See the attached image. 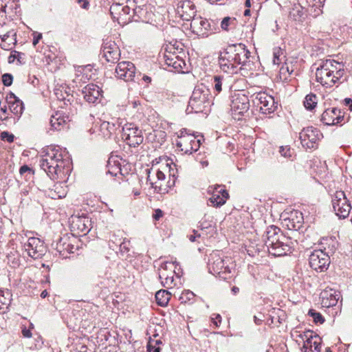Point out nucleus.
Masks as SVG:
<instances>
[{"mask_svg":"<svg viewBox=\"0 0 352 352\" xmlns=\"http://www.w3.org/2000/svg\"><path fill=\"white\" fill-rule=\"evenodd\" d=\"M231 258L225 257L219 251L213 252L209 257L208 266L209 272L213 275H218L219 277L226 278L223 274H230L231 267Z\"/></svg>","mask_w":352,"mask_h":352,"instance_id":"nucleus-5","label":"nucleus"},{"mask_svg":"<svg viewBox=\"0 0 352 352\" xmlns=\"http://www.w3.org/2000/svg\"><path fill=\"white\" fill-rule=\"evenodd\" d=\"M58 91L59 90L56 89L55 92V94L56 95L58 100L65 101V104H67V102H70L71 99L73 98L72 96H70L66 93L67 96L65 97L63 95L62 91H60V93Z\"/></svg>","mask_w":352,"mask_h":352,"instance_id":"nucleus-53","label":"nucleus"},{"mask_svg":"<svg viewBox=\"0 0 352 352\" xmlns=\"http://www.w3.org/2000/svg\"><path fill=\"white\" fill-rule=\"evenodd\" d=\"M153 341H149L147 344V352H160V348L157 345L162 343L160 340H155V344Z\"/></svg>","mask_w":352,"mask_h":352,"instance_id":"nucleus-49","label":"nucleus"},{"mask_svg":"<svg viewBox=\"0 0 352 352\" xmlns=\"http://www.w3.org/2000/svg\"><path fill=\"white\" fill-rule=\"evenodd\" d=\"M99 135H101L105 139L110 138L109 122L107 120H101V124L99 128Z\"/></svg>","mask_w":352,"mask_h":352,"instance_id":"nucleus-42","label":"nucleus"},{"mask_svg":"<svg viewBox=\"0 0 352 352\" xmlns=\"http://www.w3.org/2000/svg\"><path fill=\"white\" fill-rule=\"evenodd\" d=\"M174 263L168 261L164 262L159 268V278L164 287L171 288L176 285L174 283V276L177 272L175 270L177 266H174Z\"/></svg>","mask_w":352,"mask_h":352,"instance_id":"nucleus-19","label":"nucleus"},{"mask_svg":"<svg viewBox=\"0 0 352 352\" xmlns=\"http://www.w3.org/2000/svg\"><path fill=\"white\" fill-rule=\"evenodd\" d=\"M19 173L21 175H24L27 173L29 175H32L34 174L33 170L27 165L22 166L19 169Z\"/></svg>","mask_w":352,"mask_h":352,"instance_id":"nucleus-56","label":"nucleus"},{"mask_svg":"<svg viewBox=\"0 0 352 352\" xmlns=\"http://www.w3.org/2000/svg\"><path fill=\"white\" fill-rule=\"evenodd\" d=\"M33 36H34V38H33L32 44L34 46H36L37 45V43L39 42V41L42 38V34L34 32L33 33Z\"/></svg>","mask_w":352,"mask_h":352,"instance_id":"nucleus-59","label":"nucleus"},{"mask_svg":"<svg viewBox=\"0 0 352 352\" xmlns=\"http://www.w3.org/2000/svg\"><path fill=\"white\" fill-rule=\"evenodd\" d=\"M254 104L260 108V111L263 114H271L275 111L278 103L275 102L274 97L265 92H259L252 96Z\"/></svg>","mask_w":352,"mask_h":352,"instance_id":"nucleus-11","label":"nucleus"},{"mask_svg":"<svg viewBox=\"0 0 352 352\" xmlns=\"http://www.w3.org/2000/svg\"><path fill=\"white\" fill-rule=\"evenodd\" d=\"M322 137L320 131L313 126L304 128L299 134L302 146L306 148H315L318 142Z\"/></svg>","mask_w":352,"mask_h":352,"instance_id":"nucleus-15","label":"nucleus"},{"mask_svg":"<svg viewBox=\"0 0 352 352\" xmlns=\"http://www.w3.org/2000/svg\"><path fill=\"white\" fill-rule=\"evenodd\" d=\"M135 66L129 61L119 63L115 69L116 77L124 81L132 80L135 76Z\"/></svg>","mask_w":352,"mask_h":352,"instance_id":"nucleus-22","label":"nucleus"},{"mask_svg":"<svg viewBox=\"0 0 352 352\" xmlns=\"http://www.w3.org/2000/svg\"><path fill=\"white\" fill-rule=\"evenodd\" d=\"M21 332H22L23 337H25V338H29L32 337V332H31L30 329H28L26 327L23 328Z\"/></svg>","mask_w":352,"mask_h":352,"instance_id":"nucleus-64","label":"nucleus"},{"mask_svg":"<svg viewBox=\"0 0 352 352\" xmlns=\"http://www.w3.org/2000/svg\"><path fill=\"white\" fill-rule=\"evenodd\" d=\"M321 305L324 307L336 306L340 298V294L332 289H324L320 293Z\"/></svg>","mask_w":352,"mask_h":352,"instance_id":"nucleus-30","label":"nucleus"},{"mask_svg":"<svg viewBox=\"0 0 352 352\" xmlns=\"http://www.w3.org/2000/svg\"><path fill=\"white\" fill-rule=\"evenodd\" d=\"M76 76L74 82L76 83H85L87 80H90L94 74L92 67L90 65L85 66H78L76 69Z\"/></svg>","mask_w":352,"mask_h":352,"instance_id":"nucleus-34","label":"nucleus"},{"mask_svg":"<svg viewBox=\"0 0 352 352\" xmlns=\"http://www.w3.org/2000/svg\"><path fill=\"white\" fill-rule=\"evenodd\" d=\"M303 223V216L302 212L293 210L287 217H285L282 220V224L284 227L289 230H298L302 227Z\"/></svg>","mask_w":352,"mask_h":352,"instance_id":"nucleus-23","label":"nucleus"},{"mask_svg":"<svg viewBox=\"0 0 352 352\" xmlns=\"http://www.w3.org/2000/svg\"><path fill=\"white\" fill-rule=\"evenodd\" d=\"M310 267L317 271L327 270L330 264L329 255L321 250H316L311 252L309 257Z\"/></svg>","mask_w":352,"mask_h":352,"instance_id":"nucleus-17","label":"nucleus"},{"mask_svg":"<svg viewBox=\"0 0 352 352\" xmlns=\"http://www.w3.org/2000/svg\"><path fill=\"white\" fill-rule=\"evenodd\" d=\"M39 166L52 179H64L72 170V160L66 148L50 145L42 149Z\"/></svg>","mask_w":352,"mask_h":352,"instance_id":"nucleus-1","label":"nucleus"},{"mask_svg":"<svg viewBox=\"0 0 352 352\" xmlns=\"http://www.w3.org/2000/svg\"><path fill=\"white\" fill-rule=\"evenodd\" d=\"M211 320L216 327H219L221 322V316L219 314H214L212 315Z\"/></svg>","mask_w":352,"mask_h":352,"instance_id":"nucleus-55","label":"nucleus"},{"mask_svg":"<svg viewBox=\"0 0 352 352\" xmlns=\"http://www.w3.org/2000/svg\"><path fill=\"white\" fill-rule=\"evenodd\" d=\"M318 103V98L316 94H309L306 96L304 100V106L308 110L314 109Z\"/></svg>","mask_w":352,"mask_h":352,"instance_id":"nucleus-40","label":"nucleus"},{"mask_svg":"<svg viewBox=\"0 0 352 352\" xmlns=\"http://www.w3.org/2000/svg\"><path fill=\"white\" fill-rule=\"evenodd\" d=\"M315 65L316 81L327 88L341 82L345 73L344 65L333 59L320 60Z\"/></svg>","mask_w":352,"mask_h":352,"instance_id":"nucleus-2","label":"nucleus"},{"mask_svg":"<svg viewBox=\"0 0 352 352\" xmlns=\"http://www.w3.org/2000/svg\"><path fill=\"white\" fill-rule=\"evenodd\" d=\"M130 8L122 3L111 4V19L118 24L124 25L130 21Z\"/></svg>","mask_w":352,"mask_h":352,"instance_id":"nucleus-21","label":"nucleus"},{"mask_svg":"<svg viewBox=\"0 0 352 352\" xmlns=\"http://www.w3.org/2000/svg\"><path fill=\"white\" fill-rule=\"evenodd\" d=\"M236 19L234 17L226 16L221 22V28L225 31H229L236 25Z\"/></svg>","mask_w":352,"mask_h":352,"instance_id":"nucleus-41","label":"nucleus"},{"mask_svg":"<svg viewBox=\"0 0 352 352\" xmlns=\"http://www.w3.org/2000/svg\"><path fill=\"white\" fill-rule=\"evenodd\" d=\"M177 13L184 21H192L195 19V7L192 1L185 0L179 1L177 6Z\"/></svg>","mask_w":352,"mask_h":352,"instance_id":"nucleus-24","label":"nucleus"},{"mask_svg":"<svg viewBox=\"0 0 352 352\" xmlns=\"http://www.w3.org/2000/svg\"><path fill=\"white\" fill-rule=\"evenodd\" d=\"M163 215H164L163 211L161 209L157 208L154 210V213L153 214V218L154 220L158 221V220H160V219L161 217H163Z\"/></svg>","mask_w":352,"mask_h":352,"instance_id":"nucleus-58","label":"nucleus"},{"mask_svg":"<svg viewBox=\"0 0 352 352\" xmlns=\"http://www.w3.org/2000/svg\"><path fill=\"white\" fill-rule=\"evenodd\" d=\"M122 139L130 146L136 147L143 142L142 132L133 124H126L122 127Z\"/></svg>","mask_w":352,"mask_h":352,"instance_id":"nucleus-12","label":"nucleus"},{"mask_svg":"<svg viewBox=\"0 0 352 352\" xmlns=\"http://www.w3.org/2000/svg\"><path fill=\"white\" fill-rule=\"evenodd\" d=\"M209 89L203 85L195 87L186 108L187 113H199L210 104Z\"/></svg>","mask_w":352,"mask_h":352,"instance_id":"nucleus-4","label":"nucleus"},{"mask_svg":"<svg viewBox=\"0 0 352 352\" xmlns=\"http://www.w3.org/2000/svg\"><path fill=\"white\" fill-rule=\"evenodd\" d=\"M316 340L317 337L315 336V338L311 341V346H308L307 349H303V352H320V344Z\"/></svg>","mask_w":352,"mask_h":352,"instance_id":"nucleus-46","label":"nucleus"},{"mask_svg":"<svg viewBox=\"0 0 352 352\" xmlns=\"http://www.w3.org/2000/svg\"><path fill=\"white\" fill-rule=\"evenodd\" d=\"M200 236H201L200 234H199L197 230H194L193 234H190L188 236V238L191 242H195L196 241V239L200 237Z\"/></svg>","mask_w":352,"mask_h":352,"instance_id":"nucleus-63","label":"nucleus"},{"mask_svg":"<svg viewBox=\"0 0 352 352\" xmlns=\"http://www.w3.org/2000/svg\"><path fill=\"white\" fill-rule=\"evenodd\" d=\"M11 294L9 290L0 291V302L3 305H8L10 302Z\"/></svg>","mask_w":352,"mask_h":352,"instance_id":"nucleus-48","label":"nucleus"},{"mask_svg":"<svg viewBox=\"0 0 352 352\" xmlns=\"http://www.w3.org/2000/svg\"><path fill=\"white\" fill-rule=\"evenodd\" d=\"M190 28L194 34L202 38H206L219 30L217 21H209L200 16L192 20Z\"/></svg>","mask_w":352,"mask_h":352,"instance_id":"nucleus-6","label":"nucleus"},{"mask_svg":"<svg viewBox=\"0 0 352 352\" xmlns=\"http://www.w3.org/2000/svg\"><path fill=\"white\" fill-rule=\"evenodd\" d=\"M223 52H220L218 58V63L220 69L228 75L237 74L239 71L238 65L232 62Z\"/></svg>","mask_w":352,"mask_h":352,"instance_id":"nucleus-28","label":"nucleus"},{"mask_svg":"<svg viewBox=\"0 0 352 352\" xmlns=\"http://www.w3.org/2000/svg\"><path fill=\"white\" fill-rule=\"evenodd\" d=\"M230 114L234 120H240L250 109L248 97L242 92L234 93L230 97Z\"/></svg>","mask_w":352,"mask_h":352,"instance_id":"nucleus-7","label":"nucleus"},{"mask_svg":"<svg viewBox=\"0 0 352 352\" xmlns=\"http://www.w3.org/2000/svg\"><path fill=\"white\" fill-rule=\"evenodd\" d=\"M223 52L238 65L245 66L249 62L250 52L243 43H235L228 45Z\"/></svg>","mask_w":352,"mask_h":352,"instance_id":"nucleus-9","label":"nucleus"},{"mask_svg":"<svg viewBox=\"0 0 352 352\" xmlns=\"http://www.w3.org/2000/svg\"><path fill=\"white\" fill-rule=\"evenodd\" d=\"M304 16L305 10L300 4L294 5L289 11V17L296 21H302Z\"/></svg>","mask_w":352,"mask_h":352,"instance_id":"nucleus-37","label":"nucleus"},{"mask_svg":"<svg viewBox=\"0 0 352 352\" xmlns=\"http://www.w3.org/2000/svg\"><path fill=\"white\" fill-rule=\"evenodd\" d=\"M164 58L166 65L173 67L177 72H182L183 66L185 65L183 59L170 52H166L164 55Z\"/></svg>","mask_w":352,"mask_h":352,"instance_id":"nucleus-33","label":"nucleus"},{"mask_svg":"<svg viewBox=\"0 0 352 352\" xmlns=\"http://www.w3.org/2000/svg\"><path fill=\"white\" fill-rule=\"evenodd\" d=\"M195 298V294L192 292L190 290H186L184 291L180 297L179 300L182 303H186L188 302H190L191 300H193Z\"/></svg>","mask_w":352,"mask_h":352,"instance_id":"nucleus-45","label":"nucleus"},{"mask_svg":"<svg viewBox=\"0 0 352 352\" xmlns=\"http://www.w3.org/2000/svg\"><path fill=\"white\" fill-rule=\"evenodd\" d=\"M108 54H110V45L107 39L103 41L100 53V57L104 58L107 63L110 61Z\"/></svg>","mask_w":352,"mask_h":352,"instance_id":"nucleus-43","label":"nucleus"},{"mask_svg":"<svg viewBox=\"0 0 352 352\" xmlns=\"http://www.w3.org/2000/svg\"><path fill=\"white\" fill-rule=\"evenodd\" d=\"M69 117L65 116L62 111H56L51 116L50 125L52 129L60 131L65 128H68Z\"/></svg>","mask_w":352,"mask_h":352,"instance_id":"nucleus-31","label":"nucleus"},{"mask_svg":"<svg viewBox=\"0 0 352 352\" xmlns=\"http://www.w3.org/2000/svg\"><path fill=\"white\" fill-rule=\"evenodd\" d=\"M76 241V239L74 236L71 237L66 234L60 237L57 241L54 242L52 246L56 250L60 257L66 258L70 254H74L78 250L77 245L74 244Z\"/></svg>","mask_w":352,"mask_h":352,"instance_id":"nucleus-10","label":"nucleus"},{"mask_svg":"<svg viewBox=\"0 0 352 352\" xmlns=\"http://www.w3.org/2000/svg\"><path fill=\"white\" fill-rule=\"evenodd\" d=\"M100 89L94 84H88L82 88L81 92L84 99L89 103H95L100 96Z\"/></svg>","mask_w":352,"mask_h":352,"instance_id":"nucleus-32","label":"nucleus"},{"mask_svg":"<svg viewBox=\"0 0 352 352\" xmlns=\"http://www.w3.org/2000/svg\"><path fill=\"white\" fill-rule=\"evenodd\" d=\"M332 206L337 216L345 219L349 214L351 206L347 200L345 193L342 191H336L332 198Z\"/></svg>","mask_w":352,"mask_h":352,"instance_id":"nucleus-13","label":"nucleus"},{"mask_svg":"<svg viewBox=\"0 0 352 352\" xmlns=\"http://www.w3.org/2000/svg\"><path fill=\"white\" fill-rule=\"evenodd\" d=\"M111 162L113 163L111 164V177H113L111 183L113 182V186L116 188L121 185L122 188L127 187L129 184L126 175H128V172L126 168L124 170L121 168L122 165L118 155L114 156L111 154Z\"/></svg>","mask_w":352,"mask_h":352,"instance_id":"nucleus-14","label":"nucleus"},{"mask_svg":"<svg viewBox=\"0 0 352 352\" xmlns=\"http://www.w3.org/2000/svg\"><path fill=\"white\" fill-rule=\"evenodd\" d=\"M13 81V76L12 74L6 73L2 76V82L3 84L6 86L9 87L12 84Z\"/></svg>","mask_w":352,"mask_h":352,"instance_id":"nucleus-54","label":"nucleus"},{"mask_svg":"<svg viewBox=\"0 0 352 352\" xmlns=\"http://www.w3.org/2000/svg\"><path fill=\"white\" fill-rule=\"evenodd\" d=\"M6 102L8 104L10 111L19 118L24 110L23 102L12 92H10L7 96Z\"/></svg>","mask_w":352,"mask_h":352,"instance_id":"nucleus-29","label":"nucleus"},{"mask_svg":"<svg viewBox=\"0 0 352 352\" xmlns=\"http://www.w3.org/2000/svg\"><path fill=\"white\" fill-rule=\"evenodd\" d=\"M263 239L269 253L274 256H282L292 252L291 246L285 242L287 239L283 235L277 226H269L263 235Z\"/></svg>","mask_w":352,"mask_h":352,"instance_id":"nucleus-3","label":"nucleus"},{"mask_svg":"<svg viewBox=\"0 0 352 352\" xmlns=\"http://www.w3.org/2000/svg\"><path fill=\"white\" fill-rule=\"evenodd\" d=\"M208 193L211 195L208 204L216 208L224 205L229 198L228 192L224 188V186L221 185L210 186L208 188Z\"/></svg>","mask_w":352,"mask_h":352,"instance_id":"nucleus-16","label":"nucleus"},{"mask_svg":"<svg viewBox=\"0 0 352 352\" xmlns=\"http://www.w3.org/2000/svg\"><path fill=\"white\" fill-rule=\"evenodd\" d=\"M47 195L53 199H61L66 195V190L60 184H55L52 188L46 191Z\"/></svg>","mask_w":352,"mask_h":352,"instance_id":"nucleus-35","label":"nucleus"},{"mask_svg":"<svg viewBox=\"0 0 352 352\" xmlns=\"http://www.w3.org/2000/svg\"><path fill=\"white\" fill-rule=\"evenodd\" d=\"M23 248L28 255L34 259L41 258L46 252L44 242L36 237L28 238L23 244Z\"/></svg>","mask_w":352,"mask_h":352,"instance_id":"nucleus-18","label":"nucleus"},{"mask_svg":"<svg viewBox=\"0 0 352 352\" xmlns=\"http://www.w3.org/2000/svg\"><path fill=\"white\" fill-rule=\"evenodd\" d=\"M104 245H102L104 250L101 251V255L98 258V264L99 267V277H104L109 280L108 270L109 267V261L108 257V250L110 248V245L108 242H103Z\"/></svg>","mask_w":352,"mask_h":352,"instance_id":"nucleus-25","label":"nucleus"},{"mask_svg":"<svg viewBox=\"0 0 352 352\" xmlns=\"http://www.w3.org/2000/svg\"><path fill=\"white\" fill-rule=\"evenodd\" d=\"M173 263H174V266H177V268H175V270H177V272L175 273V275L177 278H179L182 276V270L181 268V266L179 265V264L177 261H173Z\"/></svg>","mask_w":352,"mask_h":352,"instance_id":"nucleus-62","label":"nucleus"},{"mask_svg":"<svg viewBox=\"0 0 352 352\" xmlns=\"http://www.w3.org/2000/svg\"><path fill=\"white\" fill-rule=\"evenodd\" d=\"M285 58L283 52L280 48H275L273 52V63L274 65H280L282 63V60Z\"/></svg>","mask_w":352,"mask_h":352,"instance_id":"nucleus-44","label":"nucleus"},{"mask_svg":"<svg viewBox=\"0 0 352 352\" xmlns=\"http://www.w3.org/2000/svg\"><path fill=\"white\" fill-rule=\"evenodd\" d=\"M280 155L285 157H291L293 154V150L289 146H280L279 149Z\"/></svg>","mask_w":352,"mask_h":352,"instance_id":"nucleus-51","label":"nucleus"},{"mask_svg":"<svg viewBox=\"0 0 352 352\" xmlns=\"http://www.w3.org/2000/svg\"><path fill=\"white\" fill-rule=\"evenodd\" d=\"M16 36V33L12 30L8 31L3 35H0V38L2 42L6 43V41H10L12 42L13 41H16V38H13Z\"/></svg>","mask_w":352,"mask_h":352,"instance_id":"nucleus-50","label":"nucleus"},{"mask_svg":"<svg viewBox=\"0 0 352 352\" xmlns=\"http://www.w3.org/2000/svg\"><path fill=\"white\" fill-rule=\"evenodd\" d=\"M70 229L74 234H86L90 230L91 220L87 216L72 215L69 219Z\"/></svg>","mask_w":352,"mask_h":352,"instance_id":"nucleus-20","label":"nucleus"},{"mask_svg":"<svg viewBox=\"0 0 352 352\" xmlns=\"http://www.w3.org/2000/svg\"><path fill=\"white\" fill-rule=\"evenodd\" d=\"M230 76H225L223 75H216L213 77V85L214 89L217 93H219L222 91V87L224 86L225 88H230V85H227L226 84V81L230 78Z\"/></svg>","mask_w":352,"mask_h":352,"instance_id":"nucleus-36","label":"nucleus"},{"mask_svg":"<svg viewBox=\"0 0 352 352\" xmlns=\"http://www.w3.org/2000/svg\"><path fill=\"white\" fill-rule=\"evenodd\" d=\"M1 137L3 140H6L8 142H12L14 141V135L7 131L2 132Z\"/></svg>","mask_w":352,"mask_h":352,"instance_id":"nucleus-57","label":"nucleus"},{"mask_svg":"<svg viewBox=\"0 0 352 352\" xmlns=\"http://www.w3.org/2000/svg\"><path fill=\"white\" fill-rule=\"evenodd\" d=\"M223 52H220L218 58V63L220 69L228 75L237 74L239 71L238 65L232 62Z\"/></svg>","mask_w":352,"mask_h":352,"instance_id":"nucleus-27","label":"nucleus"},{"mask_svg":"<svg viewBox=\"0 0 352 352\" xmlns=\"http://www.w3.org/2000/svg\"><path fill=\"white\" fill-rule=\"evenodd\" d=\"M111 58H113V60L119 59L120 52L118 47H116V50H113V47H111Z\"/></svg>","mask_w":352,"mask_h":352,"instance_id":"nucleus-60","label":"nucleus"},{"mask_svg":"<svg viewBox=\"0 0 352 352\" xmlns=\"http://www.w3.org/2000/svg\"><path fill=\"white\" fill-rule=\"evenodd\" d=\"M176 140V146L186 154H192L197 151L201 144V139H197L192 133H189L186 129L179 131Z\"/></svg>","mask_w":352,"mask_h":352,"instance_id":"nucleus-8","label":"nucleus"},{"mask_svg":"<svg viewBox=\"0 0 352 352\" xmlns=\"http://www.w3.org/2000/svg\"><path fill=\"white\" fill-rule=\"evenodd\" d=\"M341 110L338 108L326 109L321 116V121L326 125H336L344 118Z\"/></svg>","mask_w":352,"mask_h":352,"instance_id":"nucleus-26","label":"nucleus"},{"mask_svg":"<svg viewBox=\"0 0 352 352\" xmlns=\"http://www.w3.org/2000/svg\"><path fill=\"white\" fill-rule=\"evenodd\" d=\"M171 296V294L167 290L161 289L156 292L155 294V299L157 303L161 306H166Z\"/></svg>","mask_w":352,"mask_h":352,"instance_id":"nucleus-38","label":"nucleus"},{"mask_svg":"<svg viewBox=\"0 0 352 352\" xmlns=\"http://www.w3.org/2000/svg\"><path fill=\"white\" fill-rule=\"evenodd\" d=\"M77 2L83 9L87 10L89 7V3L88 0H77Z\"/></svg>","mask_w":352,"mask_h":352,"instance_id":"nucleus-61","label":"nucleus"},{"mask_svg":"<svg viewBox=\"0 0 352 352\" xmlns=\"http://www.w3.org/2000/svg\"><path fill=\"white\" fill-rule=\"evenodd\" d=\"M296 337L300 338L303 342L302 349H307L308 346H310L311 341L315 338V336H314V332L309 330L303 331L302 333H298Z\"/></svg>","mask_w":352,"mask_h":352,"instance_id":"nucleus-39","label":"nucleus"},{"mask_svg":"<svg viewBox=\"0 0 352 352\" xmlns=\"http://www.w3.org/2000/svg\"><path fill=\"white\" fill-rule=\"evenodd\" d=\"M23 55V54H22L21 52H17V51H14L9 56V57H8V62L10 63H14V61L16 59L18 60L19 62H21L20 60L22 58Z\"/></svg>","mask_w":352,"mask_h":352,"instance_id":"nucleus-52","label":"nucleus"},{"mask_svg":"<svg viewBox=\"0 0 352 352\" xmlns=\"http://www.w3.org/2000/svg\"><path fill=\"white\" fill-rule=\"evenodd\" d=\"M308 314L312 317L315 323L322 324L324 322L323 316L314 309H309Z\"/></svg>","mask_w":352,"mask_h":352,"instance_id":"nucleus-47","label":"nucleus"}]
</instances>
